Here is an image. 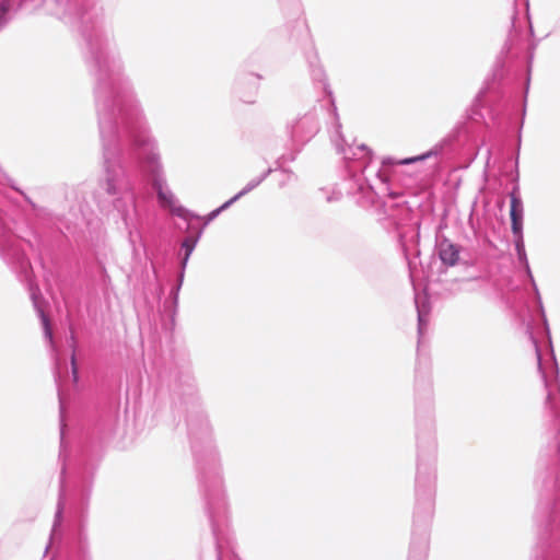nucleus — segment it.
<instances>
[{"label":"nucleus","instance_id":"obj_19","mask_svg":"<svg viewBox=\"0 0 560 560\" xmlns=\"http://www.w3.org/2000/svg\"><path fill=\"white\" fill-rule=\"evenodd\" d=\"M301 151H298V147H293L291 145V152L290 153H285V154H282L281 156H279L277 159V163H280V162H293L295 161L298 154L300 153Z\"/></svg>","mask_w":560,"mask_h":560},{"label":"nucleus","instance_id":"obj_26","mask_svg":"<svg viewBox=\"0 0 560 560\" xmlns=\"http://www.w3.org/2000/svg\"><path fill=\"white\" fill-rule=\"evenodd\" d=\"M529 35L534 36V30H533V26L530 24H529Z\"/></svg>","mask_w":560,"mask_h":560},{"label":"nucleus","instance_id":"obj_16","mask_svg":"<svg viewBox=\"0 0 560 560\" xmlns=\"http://www.w3.org/2000/svg\"><path fill=\"white\" fill-rule=\"evenodd\" d=\"M13 0H0V31L3 30L12 19Z\"/></svg>","mask_w":560,"mask_h":560},{"label":"nucleus","instance_id":"obj_5","mask_svg":"<svg viewBox=\"0 0 560 560\" xmlns=\"http://www.w3.org/2000/svg\"><path fill=\"white\" fill-rule=\"evenodd\" d=\"M415 306L418 322V359L415 369V420L418 451L412 524H431L436 493L438 444L431 365L429 358L420 352V346L427 335L432 311L430 296L425 291L415 293Z\"/></svg>","mask_w":560,"mask_h":560},{"label":"nucleus","instance_id":"obj_4","mask_svg":"<svg viewBox=\"0 0 560 560\" xmlns=\"http://www.w3.org/2000/svg\"><path fill=\"white\" fill-rule=\"evenodd\" d=\"M173 396L186 406L187 432L205 500V510L214 538L217 560H223L230 552V557L235 558L233 541L229 535V504L220 458L212 442L210 422L197 395L195 378L188 369L177 373Z\"/></svg>","mask_w":560,"mask_h":560},{"label":"nucleus","instance_id":"obj_12","mask_svg":"<svg viewBox=\"0 0 560 560\" xmlns=\"http://www.w3.org/2000/svg\"><path fill=\"white\" fill-rule=\"evenodd\" d=\"M185 232L187 235L182 240L177 254L190 258L202 236V228H194V224L187 221Z\"/></svg>","mask_w":560,"mask_h":560},{"label":"nucleus","instance_id":"obj_7","mask_svg":"<svg viewBox=\"0 0 560 560\" xmlns=\"http://www.w3.org/2000/svg\"><path fill=\"white\" fill-rule=\"evenodd\" d=\"M435 250L444 266L454 267L462 265L465 269H474V272L467 278L468 280H479L481 278L480 270L477 267V257H472L467 249H464L446 236H436Z\"/></svg>","mask_w":560,"mask_h":560},{"label":"nucleus","instance_id":"obj_11","mask_svg":"<svg viewBox=\"0 0 560 560\" xmlns=\"http://www.w3.org/2000/svg\"><path fill=\"white\" fill-rule=\"evenodd\" d=\"M517 260H518L520 265L522 266L528 282L530 283V285L533 288L535 300H536L539 313H540L541 318H542L544 332L546 335L548 345L551 347V335H550V329H549L548 320H547V317H546V314H545V308H544V305H542V301H541L539 289L537 287V283L535 281V278L533 276V272H532V269H530V266H529L527 254L526 253H523V254L521 253L520 255H517Z\"/></svg>","mask_w":560,"mask_h":560},{"label":"nucleus","instance_id":"obj_15","mask_svg":"<svg viewBox=\"0 0 560 560\" xmlns=\"http://www.w3.org/2000/svg\"><path fill=\"white\" fill-rule=\"evenodd\" d=\"M354 267L365 277H369L373 273L376 261L371 256H357L353 258Z\"/></svg>","mask_w":560,"mask_h":560},{"label":"nucleus","instance_id":"obj_8","mask_svg":"<svg viewBox=\"0 0 560 560\" xmlns=\"http://www.w3.org/2000/svg\"><path fill=\"white\" fill-rule=\"evenodd\" d=\"M0 256L4 262L23 271L27 269L28 259L22 247V241L18 237L9 222L0 212Z\"/></svg>","mask_w":560,"mask_h":560},{"label":"nucleus","instance_id":"obj_18","mask_svg":"<svg viewBox=\"0 0 560 560\" xmlns=\"http://www.w3.org/2000/svg\"><path fill=\"white\" fill-rule=\"evenodd\" d=\"M217 217H219V213L215 211V209H213L206 217L200 215L199 220H201L202 223L199 225L194 224V228H202L203 232L207 225H209Z\"/></svg>","mask_w":560,"mask_h":560},{"label":"nucleus","instance_id":"obj_25","mask_svg":"<svg viewBox=\"0 0 560 560\" xmlns=\"http://www.w3.org/2000/svg\"><path fill=\"white\" fill-rule=\"evenodd\" d=\"M292 5L294 7H298V1L296 0H288Z\"/></svg>","mask_w":560,"mask_h":560},{"label":"nucleus","instance_id":"obj_23","mask_svg":"<svg viewBox=\"0 0 560 560\" xmlns=\"http://www.w3.org/2000/svg\"><path fill=\"white\" fill-rule=\"evenodd\" d=\"M275 170L272 167H268L258 178H261V183L272 173Z\"/></svg>","mask_w":560,"mask_h":560},{"label":"nucleus","instance_id":"obj_21","mask_svg":"<svg viewBox=\"0 0 560 560\" xmlns=\"http://www.w3.org/2000/svg\"><path fill=\"white\" fill-rule=\"evenodd\" d=\"M238 199H241L240 197H237V194L234 195L232 198H230L229 200H226L225 202H223L220 207L215 208V211L220 214L222 213L223 211H225L226 209H229L232 205H234Z\"/></svg>","mask_w":560,"mask_h":560},{"label":"nucleus","instance_id":"obj_10","mask_svg":"<svg viewBox=\"0 0 560 560\" xmlns=\"http://www.w3.org/2000/svg\"><path fill=\"white\" fill-rule=\"evenodd\" d=\"M261 79L262 75L259 73L238 72L232 86L233 95L245 104H254L259 90L258 81Z\"/></svg>","mask_w":560,"mask_h":560},{"label":"nucleus","instance_id":"obj_17","mask_svg":"<svg viewBox=\"0 0 560 560\" xmlns=\"http://www.w3.org/2000/svg\"><path fill=\"white\" fill-rule=\"evenodd\" d=\"M260 184H261V178L256 177V178L250 179L246 184V186L237 192V197L242 198L243 196L247 195L248 192L254 190L256 187H258Z\"/></svg>","mask_w":560,"mask_h":560},{"label":"nucleus","instance_id":"obj_1","mask_svg":"<svg viewBox=\"0 0 560 560\" xmlns=\"http://www.w3.org/2000/svg\"><path fill=\"white\" fill-rule=\"evenodd\" d=\"M535 48L536 43L529 40L524 31H511L495 59L491 74L485 80L483 88L476 95L463 119L447 136L421 154L401 160L392 156L384 158L381 165L373 170V176L378 182L377 186L372 184L365 174L372 168V150L363 143L359 145L337 143V151L342 154L345 161L347 192L355 197V202L361 208L383 207L381 196L386 195L396 199L401 195V191L394 188V182L398 176V166L423 162L465 148H477L486 127H489L490 124L500 127L504 120L511 122L520 107L517 154L515 174L512 179L514 184L509 197L514 248L516 255L526 253L523 232L524 205L518 185V156Z\"/></svg>","mask_w":560,"mask_h":560},{"label":"nucleus","instance_id":"obj_20","mask_svg":"<svg viewBox=\"0 0 560 560\" xmlns=\"http://www.w3.org/2000/svg\"><path fill=\"white\" fill-rule=\"evenodd\" d=\"M178 259V270L177 276H179L182 279H185V271L189 261V257L182 256L179 254H176Z\"/></svg>","mask_w":560,"mask_h":560},{"label":"nucleus","instance_id":"obj_9","mask_svg":"<svg viewBox=\"0 0 560 560\" xmlns=\"http://www.w3.org/2000/svg\"><path fill=\"white\" fill-rule=\"evenodd\" d=\"M285 131L291 145L298 147V151H301L319 131V121L316 110H308L291 121H288Z\"/></svg>","mask_w":560,"mask_h":560},{"label":"nucleus","instance_id":"obj_3","mask_svg":"<svg viewBox=\"0 0 560 560\" xmlns=\"http://www.w3.org/2000/svg\"><path fill=\"white\" fill-rule=\"evenodd\" d=\"M526 332L535 348L537 366L547 390L544 415V435L549 457L538 475L540 489L533 516L536 542L532 560H560V381L553 347L548 345L549 360L544 363L541 349L529 323Z\"/></svg>","mask_w":560,"mask_h":560},{"label":"nucleus","instance_id":"obj_13","mask_svg":"<svg viewBox=\"0 0 560 560\" xmlns=\"http://www.w3.org/2000/svg\"><path fill=\"white\" fill-rule=\"evenodd\" d=\"M184 279L177 276L176 282L172 285L168 299L164 303V307L166 311L171 313L172 318L174 319L177 314L178 308V299L179 292L183 285Z\"/></svg>","mask_w":560,"mask_h":560},{"label":"nucleus","instance_id":"obj_22","mask_svg":"<svg viewBox=\"0 0 560 560\" xmlns=\"http://www.w3.org/2000/svg\"><path fill=\"white\" fill-rule=\"evenodd\" d=\"M71 369H72L73 382L77 384L79 382V371H78V366H77V363H75L74 352L71 355Z\"/></svg>","mask_w":560,"mask_h":560},{"label":"nucleus","instance_id":"obj_2","mask_svg":"<svg viewBox=\"0 0 560 560\" xmlns=\"http://www.w3.org/2000/svg\"><path fill=\"white\" fill-rule=\"evenodd\" d=\"M55 352L54 380L59 401V494L44 557L49 560H92L88 535V508L102 441L115 433L120 409L121 380L105 377L97 387L93 411L75 448L73 460L66 439L67 399L61 385V362L54 335H44Z\"/></svg>","mask_w":560,"mask_h":560},{"label":"nucleus","instance_id":"obj_14","mask_svg":"<svg viewBox=\"0 0 560 560\" xmlns=\"http://www.w3.org/2000/svg\"><path fill=\"white\" fill-rule=\"evenodd\" d=\"M184 279L177 276L176 282L172 285L168 299L164 303V307L166 311L171 313L172 318L174 319L177 314L178 308V299L179 292L183 285Z\"/></svg>","mask_w":560,"mask_h":560},{"label":"nucleus","instance_id":"obj_6","mask_svg":"<svg viewBox=\"0 0 560 560\" xmlns=\"http://www.w3.org/2000/svg\"><path fill=\"white\" fill-rule=\"evenodd\" d=\"M294 32L291 34V38L299 43L303 49L304 57L306 59L310 75L312 81L315 84H320L323 92L329 97L331 114L334 116V128L336 133L340 137V140L343 142V137L341 135V122L339 120V115L337 113V106L335 104V100L332 97V91L328 83L327 74L324 67L320 63L318 52L315 48L314 40L312 39L308 26L303 20L294 21Z\"/></svg>","mask_w":560,"mask_h":560},{"label":"nucleus","instance_id":"obj_24","mask_svg":"<svg viewBox=\"0 0 560 560\" xmlns=\"http://www.w3.org/2000/svg\"><path fill=\"white\" fill-rule=\"evenodd\" d=\"M283 163H284V162H280V163H277V162H276V167H275L273 170H275V171L279 170V171L284 172V173H287V172H291L290 170L284 168V167L282 166V164H283Z\"/></svg>","mask_w":560,"mask_h":560}]
</instances>
